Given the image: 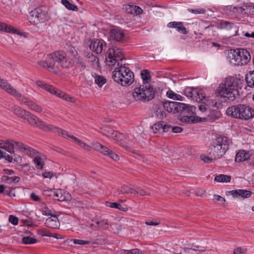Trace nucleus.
Instances as JSON below:
<instances>
[{
  "instance_id": "1",
  "label": "nucleus",
  "mask_w": 254,
  "mask_h": 254,
  "mask_svg": "<svg viewBox=\"0 0 254 254\" xmlns=\"http://www.w3.org/2000/svg\"><path fill=\"white\" fill-rule=\"evenodd\" d=\"M123 60L122 50L116 47L110 48L106 54V65L114 67L112 77L114 81L122 86L131 84L134 80L133 72L120 63Z\"/></svg>"
},
{
  "instance_id": "2",
  "label": "nucleus",
  "mask_w": 254,
  "mask_h": 254,
  "mask_svg": "<svg viewBox=\"0 0 254 254\" xmlns=\"http://www.w3.org/2000/svg\"><path fill=\"white\" fill-rule=\"evenodd\" d=\"M39 66L51 72H57L60 68H68L73 64L63 51H57L44 57V60L38 62Z\"/></svg>"
},
{
  "instance_id": "3",
  "label": "nucleus",
  "mask_w": 254,
  "mask_h": 254,
  "mask_svg": "<svg viewBox=\"0 0 254 254\" xmlns=\"http://www.w3.org/2000/svg\"><path fill=\"white\" fill-rule=\"evenodd\" d=\"M238 81L234 77L226 78L224 83H221L218 89L219 95L227 98L230 101H233L238 94Z\"/></svg>"
},
{
  "instance_id": "4",
  "label": "nucleus",
  "mask_w": 254,
  "mask_h": 254,
  "mask_svg": "<svg viewBox=\"0 0 254 254\" xmlns=\"http://www.w3.org/2000/svg\"><path fill=\"white\" fill-rule=\"evenodd\" d=\"M0 148L5 150L10 154L13 153L14 148H15L20 152L31 157L38 153V152L35 149L28 145L13 140H8L5 141H0Z\"/></svg>"
},
{
  "instance_id": "5",
  "label": "nucleus",
  "mask_w": 254,
  "mask_h": 254,
  "mask_svg": "<svg viewBox=\"0 0 254 254\" xmlns=\"http://www.w3.org/2000/svg\"><path fill=\"white\" fill-rule=\"evenodd\" d=\"M228 116L236 119L248 120L254 116V111L250 106L239 104L229 107L226 110Z\"/></svg>"
},
{
  "instance_id": "6",
  "label": "nucleus",
  "mask_w": 254,
  "mask_h": 254,
  "mask_svg": "<svg viewBox=\"0 0 254 254\" xmlns=\"http://www.w3.org/2000/svg\"><path fill=\"white\" fill-rule=\"evenodd\" d=\"M229 141L225 136H220L213 140L210 155H212L214 159L222 157L229 148Z\"/></svg>"
},
{
  "instance_id": "7",
  "label": "nucleus",
  "mask_w": 254,
  "mask_h": 254,
  "mask_svg": "<svg viewBox=\"0 0 254 254\" xmlns=\"http://www.w3.org/2000/svg\"><path fill=\"white\" fill-rule=\"evenodd\" d=\"M132 94L136 101H145L154 98V91L150 85H142L135 88Z\"/></svg>"
},
{
  "instance_id": "8",
  "label": "nucleus",
  "mask_w": 254,
  "mask_h": 254,
  "mask_svg": "<svg viewBox=\"0 0 254 254\" xmlns=\"http://www.w3.org/2000/svg\"><path fill=\"white\" fill-rule=\"evenodd\" d=\"M28 19L31 23L38 25L46 20V13L40 8H37L29 13Z\"/></svg>"
},
{
  "instance_id": "9",
  "label": "nucleus",
  "mask_w": 254,
  "mask_h": 254,
  "mask_svg": "<svg viewBox=\"0 0 254 254\" xmlns=\"http://www.w3.org/2000/svg\"><path fill=\"white\" fill-rule=\"evenodd\" d=\"M161 104L166 111L173 114L180 113V110L185 107L184 103L173 101H162Z\"/></svg>"
},
{
  "instance_id": "10",
  "label": "nucleus",
  "mask_w": 254,
  "mask_h": 254,
  "mask_svg": "<svg viewBox=\"0 0 254 254\" xmlns=\"http://www.w3.org/2000/svg\"><path fill=\"white\" fill-rule=\"evenodd\" d=\"M106 42L102 39H96L93 41H91L89 45V48L92 51L97 54L101 53L106 47Z\"/></svg>"
},
{
  "instance_id": "11",
  "label": "nucleus",
  "mask_w": 254,
  "mask_h": 254,
  "mask_svg": "<svg viewBox=\"0 0 254 254\" xmlns=\"http://www.w3.org/2000/svg\"><path fill=\"white\" fill-rule=\"evenodd\" d=\"M110 36L112 39L117 42H124L127 39L124 31L118 28L112 29L110 31Z\"/></svg>"
},
{
  "instance_id": "12",
  "label": "nucleus",
  "mask_w": 254,
  "mask_h": 254,
  "mask_svg": "<svg viewBox=\"0 0 254 254\" xmlns=\"http://www.w3.org/2000/svg\"><path fill=\"white\" fill-rule=\"evenodd\" d=\"M238 49H231L228 51L227 57L231 64L234 66H241L239 60V54Z\"/></svg>"
},
{
  "instance_id": "13",
  "label": "nucleus",
  "mask_w": 254,
  "mask_h": 254,
  "mask_svg": "<svg viewBox=\"0 0 254 254\" xmlns=\"http://www.w3.org/2000/svg\"><path fill=\"white\" fill-rule=\"evenodd\" d=\"M234 198L245 199L250 197L252 194L251 191L246 190H236L229 191Z\"/></svg>"
},
{
  "instance_id": "14",
  "label": "nucleus",
  "mask_w": 254,
  "mask_h": 254,
  "mask_svg": "<svg viewBox=\"0 0 254 254\" xmlns=\"http://www.w3.org/2000/svg\"><path fill=\"white\" fill-rule=\"evenodd\" d=\"M23 119L27 121L29 124L32 126H35L37 127L41 126L42 121L39 119L37 117L31 114L30 112L27 111Z\"/></svg>"
},
{
  "instance_id": "15",
  "label": "nucleus",
  "mask_w": 254,
  "mask_h": 254,
  "mask_svg": "<svg viewBox=\"0 0 254 254\" xmlns=\"http://www.w3.org/2000/svg\"><path fill=\"white\" fill-rule=\"evenodd\" d=\"M238 54H239V60L240 61V65L247 64L251 60V56L249 52L245 49H238Z\"/></svg>"
},
{
  "instance_id": "16",
  "label": "nucleus",
  "mask_w": 254,
  "mask_h": 254,
  "mask_svg": "<svg viewBox=\"0 0 254 254\" xmlns=\"http://www.w3.org/2000/svg\"><path fill=\"white\" fill-rule=\"evenodd\" d=\"M109 136L113 138L114 140L119 142L120 144L123 147L127 148L128 147L127 145H126L123 142H122V140L123 138H127V136L125 134L121 133L118 131H112V130L108 131Z\"/></svg>"
},
{
  "instance_id": "17",
  "label": "nucleus",
  "mask_w": 254,
  "mask_h": 254,
  "mask_svg": "<svg viewBox=\"0 0 254 254\" xmlns=\"http://www.w3.org/2000/svg\"><path fill=\"white\" fill-rule=\"evenodd\" d=\"M56 214L48 218L45 222L46 226L52 229L58 228L60 226V222Z\"/></svg>"
},
{
  "instance_id": "18",
  "label": "nucleus",
  "mask_w": 254,
  "mask_h": 254,
  "mask_svg": "<svg viewBox=\"0 0 254 254\" xmlns=\"http://www.w3.org/2000/svg\"><path fill=\"white\" fill-rule=\"evenodd\" d=\"M167 26L170 28H176L179 32L183 34H187L188 33V31L182 22H170L167 24Z\"/></svg>"
},
{
  "instance_id": "19",
  "label": "nucleus",
  "mask_w": 254,
  "mask_h": 254,
  "mask_svg": "<svg viewBox=\"0 0 254 254\" xmlns=\"http://www.w3.org/2000/svg\"><path fill=\"white\" fill-rule=\"evenodd\" d=\"M0 87L9 94L18 95L13 87L8 82L0 77Z\"/></svg>"
},
{
  "instance_id": "20",
  "label": "nucleus",
  "mask_w": 254,
  "mask_h": 254,
  "mask_svg": "<svg viewBox=\"0 0 254 254\" xmlns=\"http://www.w3.org/2000/svg\"><path fill=\"white\" fill-rule=\"evenodd\" d=\"M126 11L129 14L138 15L143 12L142 9L138 6L133 5H127L125 6Z\"/></svg>"
},
{
  "instance_id": "21",
  "label": "nucleus",
  "mask_w": 254,
  "mask_h": 254,
  "mask_svg": "<svg viewBox=\"0 0 254 254\" xmlns=\"http://www.w3.org/2000/svg\"><path fill=\"white\" fill-rule=\"evenodd\" d=\"M36 83L37 86L44 89L53 94H57V91L52 85H49L44 81L38 80L36 81Z\"/></svg>"
},
{
  "instance_id": "22",
  "label": "nucleus",
  "mask_w": 254,
  "mask_h": 254,
  "mask_svg": "<svg viewBox=\"0 0 254 254\" xmlns=\"http://www.w3.org/2000/svg\"><path fill=\"white\" fill-rule=\"evenodd\" d=\"M180 121L182 122L191 124L201 122V118L191 115H187L181 117L180 118Z\"/></svg>"
},
{
  "instance_id": "23",
  "label": "nucleus",
  "mask_w": 254,
  "mask_h": 254,
  "mask_svg": "<svg viewBox=\"0 0 254 254\" xmlns=\"http://www.w3.org/2000/svg\"><path fill=\"white\" fill-rule=\"evenodd\" d=\"M250 157L249 152L245 150H240L236 154L235 161L238 162H243L248 159Z\"/></svg>"
},
{
  "instance_id": "24",
  "label": "nucleus",
  "mask_w": 254,
  "mask_h": 254,
  "mask_svg": "<svg viewBox=\"0 0 254 254\" xmlns=\"http://www.w3.org/2000/svg\"><path fill=\"white\" fill-rule=\"evenodd\" d=\"M92 144L94 148L96 151L100 152L104 155H108L109 153L110 152V150L109 148L99 143H93Z\"/></svg>"
},
{
  "instance_id": "25",
  "label": "nucleus",
  "mask_w": 254,
  "mask_h": 254,
  "mask_svg": "<svg viewBox=\"0 0 254 254\" xmlns=\"http://www.w3.org/2000/svg\"><path fill=\"white\" fill-rule=\"evenodd\" d=\"M43 124H41V126H38V127L39 128L43 129L44 131H52L55 133H57L58 131H60V128L57 127L53 126L51 125H47L45 122L42 121Z\"/></svg>"
},
{
  "instance_id": "26",
  "label": "nucleus",
  "mask_w": 254,
  "mask_h": 254,
  "mask_svg": "<svg viewBox=\"0 0 254 254\" xmlns=\"http://www.w3.org/2000/svg\"><path fill=\"white\" fill-rule=\"evenodd\" d=\"M13 88L16 91L17 94H19V95H17V94H16V95L11 94V95L13 96L14 97H15L17 99L19 100L22 103L27 105L29 108L30 105H31V103H32V101L29 100L26 97H23L22 94L19 91H18L14 87H13Z\"/></svg>"
},
{
  "instance_id": "27",
  "label": "nucleus",
  "mask_w": 254,
  "mask_h": 254,
  "mask_svg": "<svg viewBox=\"0 0 254 254\" xmlns=\"http://www.w3.org/2000/svg\"><path fill=\"white\" fill-rule=\"evenodd\" d=\"M220 113L218 111H213L210 112V114L208 115L206 118H201V122L205 121H209L210 122H213L216 119H218L220 117Z\"/></svg>"
},
{
  "instance_id": "28",
  "label": "nucleus",
  "mask_w": 254,
  "mask_h": 254,
  "mask_svg": "<svg viewBox=\"0 0 254 254\" xmlns=\"http://www.w3.org/2000/svg\"><path fill=\"white\" fill-rule=\"evenodd\" d=\"M185 107L183 108V109L180 110V112L183 114H193L195 111V107L193 106H190L188 104H186L184 103Z\"/></svg>"
},
{
  "instance_id": "29",
  "label": "nucleus",
  "mask_w": 254,
  "mask_h": 254,
  "mask_svg": "<svg viewBox=\"0 0 254 254\" xmlns=\"http://www.w3.org/2000/svg\"><path fill=\"white\" fill-rule=\"evenodd\" d=\"M12 111L15 115L22 119L27 112L26 110L18 106H14L13 107Z\"/></svg>"
},
{
  "instance_id": "30",
  "label": "nucleus",
  "mask_w": 254,
  "mask_h": 254,
  "mask_svg": "<svg viewBox=\"0 0 254 254\" xmlns=\"http://www.w3.org/2000/svg\"><path fill=\"white\" fill-rule=\"evenodd\" d=\"M231 179L230 176L224 174H221L217 175L214 178V180L217 182L221 183H228L230 182Z\"/></svg>"
},
{
  "instance_id": "31",
  "label": "nucleus",
  "mask_w": 254,
  "mask_h": 254,
  "mask_svg": "<svg viewBox=\"0 0 254 254\" xmlns=\"http://www.w3.org/2000/svg\"><path fill=\"white\" fill-rule=\"evenodd\" d=\"M246 81L250 87H254V70L250 71L246 76Z\"/></svg>"
},
{
  "instance_id": "32",
  "label": "nucleus",
  "mask_w": 254,
  "mask_h": 254,
  "mask_svg": "<svg viewBox=\"0 0 254 254\" xmlns=\"http://www.w3.org/2000/svg\"><path fill=\"white\" fill-rule=\"evenodd\" d=\"M96 224L97 227L103 230H109V223L107 219H100L96 221Z\"/></svg>"
},
{
  "instance_id": "33",
  "label": "nucleus",
  "mask_w": 254,
  "mask_h": 254,
  "mask_svg": "<svg viewBox=\"0 0 254 254\" xmlns=\"http://www.w3.org/2000/svg\"><path fill=\"white\" fill-rule=\"evenodd\" d=\"M6 160L8 161L9 162H12L13 160L16 162H20L21 158L19 155L15 154L14 151H13V153L8 154V155L6 156Z\"/></svg>"
},
{
  "instance_id": "34",
  "label": "nucleus",
  "mask_w": 254,
  "mask_h": 254,
  "mask_svg": "<svg viewBox=\"0 0 254 254\" xmlns=\"http://www.w3.org/2000/svg\"><path fill=\"white\" fill-rule=\"evenodd\" d=\"M0 27L2 28L0 29V31H3L8 33H16V30L12 26L7 25L4 23L1 22Z\"/></svg>"
},
{
  "instance_id": "35",
  "label": "nucleus",
  "mask_w": 254,
  "mask_h": 254,
  "mask_svg": "<svg viewBox=\"0 0 254 254\" xmlns=\"http://www.w3.org/2000/svg\"><path fill=\"white\" fill-rule=\"evenodd\" d=\"M75 63L77 68L80 71H83L86 68V65L83 62V59L80 57H77L75 59Z\"/></svg>"
},
{
  "instance_id": "36",
  "label": "nucleus",
  "mask_w": 254,
  "mask_h": 254,
  "mask_svg": "<svg viewBox=\"0 0 254 254\" xmlns=\"http://www.w3.org/2000/svg\"><path fill=\"white\" fill-rule=\"evenodd\" d=\"M164 126L163 122H159L156 124H155L152 127V129L153 131L155 133H163V127Z\"/></svg>"
},
{
  "instance_id": "37",
  "label": "nucleus",
  "mask_w": 254,
  "mask_h": 254,
  "mask_svg": "<svg viewBox=\"0 0 254 254\" xmlns=\"http://www.w3.org/2000/svg\"><path fill=\"white\" fill-rule=\"evenodd\" d=\"M20 178L18 177H8L3 176L2 177V180L7 184L16 183L19 181Z\"/></svg>"
},
{
  "instance_id": "38",
  "label": "nucleus",
  "mask_w": 254,
  "mask_h": 254,
  "mask_svg": "<svg viewBox=\"0 0 254 254\" xmlns=\"http://www.w3.org/2000/svg\"><path fill=\"white\" fill-rule=\"evenodd\" d=\"M42 213L44 215L51 216L56 214L55 211L48 207L46 204H44L42 208Z\"/></svg>"
},
{
  "instance_id": "39",
  "label": "nucleus",
  "mask_w": 254,
  "mask_h": 254,
  "mask_svg": "<svg viewBox=\"0 0 254 254\" xmlns=\"http://www.w3.org/2000/svg\"><path fill=\"white\" fill-rule=\"evenodd\" d=\"M94 80L96 84L101 87L106 82V79L103 76L96 75L94 76Z\"/></svg>"
},
{
  "instance_id": "40",
  "label": "nucleus",
  "mask_w": 254,
  "mask_h": 254,
  "mask_svg": "<svg viewBox=\"0 0 254 254\" xmlns=\"http://www.w3.org/2000/svg\"><path fill=\"white\" fill-rule=\"evenodd\" d=\"M33 161L35 165V167L37 169H42L43 168V160L40 156H36Z\"/></svg>"
},
{
  "instance_id": "41",
  "label": "nucleus",
  "mask_w": 254,
  "mask_h": 254,
  "mask_svg": "<svg viewBox=\"0 0 254 254\" xmlns=\"http://www.w3.org/2000/svg\"><path fill=\"white\" fill-rule=\"evenodd\" d=\"M62 3L69 10L77 11L78 9L76 5L70 3L67 0H62Z\"/></svg>"
},
{
  "instance_id": "42",
  "label": "nucleus",
  "mask_w": 254,
  "mask_h": 254,
  "mask_svg": "<svg viewBox=\"0 0 254 254\" xmlns=\"http://www.w3.org/2000/svg\"><path fill=\"white\" fill-rule=\"evenodd\" d=\"M87 58L89 62L93 65H97L98 64L99 60L96 56H94L92 53H88L87 55Z\"/></svg>"
},
{
  "instance_id": "43",
  "label": "nucleus",
  "mask_w": 254,
  "mask_h": 254,
  "mask_svg": "<svg viewBox=\"0 0 254 254\" xmlns=\"http://www.w3.org/2000/svg\"><path fill=\"white\" fill-rule=\"evenodd\" d=\"M53 196L58 201H62L65 199L64 196L63 195V191L61 190H58L53 192Z\"/></svg>"
},
{
  "instance_id": "44",
  "label": "nucleus",
  "mask_w": 254,
  "mask_h": 254,
  "mask_svg": "<svg viewBox=\"0 0 254 254\" xmlns=\"http://www.w3.org/2000/svg\"><path fill=\"white\" fill-rule=\"evenodd\" d=\"M141 76L144 83H147L150 80V73L147 69H144L141 71Z\"/></svg>"
},
{
  "instance_id": "45",
  "label": "nucleus",
  "mask_w": 254,
  "mask_h": 254,
  "mask_svg": "<svg viewBox=\"0 0 254 254\" xmlns=\"http://www.w3.org/2000/svg\"><path fill=\"white\" fill-rule=\"evenodd\" d=\"M234 24L227 21H221L220 22V26L221 28L226 29L227 30L231 29Z\"/></svg>"
},
{
  "instance_id": "46",
  "label": "nucleus",
  "mask_w": 254,
  "mask_h": 254,
  "mask_svg": "<svg viewBox=\"0 0 254 254\" xmlns=\"http://www.w3.org/2000/svg\"><path fill=\"white\" fill-rule=\"evenodd\" d=\"M22 242L25 245L33 244L37 242V240L30 237H24L22 239Z\"/></svg>"
},
{
  "instance_id": "47",
  "label": "nucleus",
  "mask_w": 254,
  "mask_h": 254,
  "mask_svg": "<svg viewBox=\"0 0 254 254\" xmlns=\"http://www.w3.org/2000/svg\"><path fill=\"white\" fill-rule=\"evenodd\" d=\"M141 251L138 249L131 250H123L119 253V254H141Z\"/></svg>"
},
{
  "instance_id": "48",
  "label": "nucleus",
  "mask_w": 254,
  "mask_h": 254,
  "mask_svg": "<svg viewBox=\"0 0 254 254\" xmlns=\"http://www.w3.org/2000/svg\"><path fill=\"white\" fill-rule=\"evenodd\" d=\"M109 205L108 206L111 208H117L124 211H127V207H124L120 203L117 202H109Z\"/></svg>"
},
{
  "instance_id": "49",
  "label": "nucleus",
  "mask_w": 254,
  "mask_h": 254,
  "mask_svg": "<svg viewBox=\"0 0 254 254\" xmlns=\"http://www.w3.org/2000/svg\"><path fill=\"white\" fill-rule=\"evenodd\" d=\"M198 95V96L197 97H194V101L198 103L202 102L204 103L205 101V96L201 90L200 91Z\"/></svg>"
},
{
  "instance_id": "50",
  "label": "nucleus",
  "mask_w": 254,
  "mask_h": 254,
  "mask_svg": "<svg viewBox=\"0 0 254 254\" xmlns=\"http://www.w3.org/2000/svg\"><path fill=\"white\" fill-rule=\"evenodd\" d=\"M58 96L61 98H63L66 101H70L71 102H74V100L71 97L68 96L67 95L65 94L64 93L59 91V92H57V94Z\"/></svg>"
},
{
  "instance_id": "51",
  "label": "nucleus",
  "mask_w": 254,
  "mask_h": 254,
  "mask_svg": "<svg viewBox=\"0 0 254 254\" xmlns=\"http://www.w3.org/2000/svg\"><path fill=\"white\" fill-rule=\"evenodd\" d=\"M249 8H250V6L244 5L239 7H234L233 10L234 12L237 11L239 13H243L244 11L248 10Z\"/></svg>"
},
{
  "instance_id": "52",
  "label": "nucleus",
  "mask_w": 254,
  "mask_h": 254,
  "mask_svg": "<svg viewBox=\"0 0 254 254\" xmlns=\"http://www.w3.org/2000/svg\"><path fill=\"white\" fill-rule=\"evenodd\" d=\"M29 109L36 112H41L42 111V108L40 106L33 102L31 103V105H30Z\"/></svg>"
},
{
  "instance_id": "53",
  "label": "nucleus",
  "mask_w": 254,
  "mask_h": 254,
  "mask_svg": "<svg viewBox=\"0 0 254 254\" xmlns=\"http://www.w3.org/2000/svg\"><path fill=\"white\" fill-rule=\"evenodd\" d=\"M193 88L190 87H187L185 88L184 92L185 94L190 98H192L193 96Z\"/></svg>"
},
{
  "instance_id": "54",
  "label": "nucleus",
  "mask_w": 254,
  "mask_h": 254,
  "mask_svg": "<svg viewBox=\"0 0 254 254\" xmlns=\"http://www.w3.org/2000/svg\"><path fill=\"white\" fill-rule=\"evenodd\" d=\"M71 241H72L74 244L76 245H84L89 243V242L88 241L79 239H72Z\"/></svg>"
},
{
  "instance_id": "55",
  "label": "nucleus",
  "mask_w": 254,
  "mask_h": 254,
  "mask_svg": "<svg viewBox=\"0 0 254 254\" xmlns=\"http://www.w3.org/2000/svg\"><path fill=\"white\" fill-rule=\"evenodd\" d=\"M127 136V138H123V139L122 140V142H123L126 145H127L128 147L127 148H126L127 149V148H128L129 147V145H131L132 144V139L130 138V137L126 134Z\"/></svg>"
},
{
  "instance_id": "56",
  "label": "nucleus",
  "mask_w": 254,
  "mask_h": 254,
  "mask_svg": "<svg viewBox=\"0 0 254 254\" xmlns=\"http://www.w3.org/2000/svg\"><path fill=\"white\" fill-rule=\"evenodd\" d=\"M129 187L127 186L124 185L121 187L120 189H119L118 191L119 193L124 194L128 193V190H129Z\"/></svg>"
},
{
  "instance_id": "57",
  "label": "nucleus",
  "mask_w": 254,
  "mask_h": 254,
  "mask_svg": "<svg viewBox=\"0 0 254 254\" xmlns=\"http://www.w3.org/2000/svg\"><path fill=\"white\" fill-rule=\"evenodd\" d=\"M247 252V249L242 248L241 247H238L234 250V254H246Z\"/></svg>"
},
{
  "instance_id": "58",
  "label": "nucleus",
  "mask_w": 254,
  "mask_h": 254,
  "mask_svg": "<svg viewBox=\"0 0 254 254\" xmlns=\"http://www.w3.org/2000/svg\"><path fill=\"white\" fill-rule=\"evenodd\" d=\"M211 155V157H207L205 155H201L200 156V158L202 160H203L205 163H211L212 162V161L213 160V159H214L213 155Z\"/></svg>"
},
{
  "instance_id": "59",
  "label": "nucleus",
  "mask_w": 254,
  "mask_h": 254,
  "mask_svg": "<svg viewBox=\"0 0 254 254\" xmlns=\"http://www.w3.org/2000/svg\"><path fill=\"white\" fill-rule=\"evenodd\" d=\"M135 194L140 196H145L149 195V192L140 188H137V191H135Z\"/></svg>"
},
{
  "instance_id": "60",
  "label": "nucleus",
  "mask_w": 254,
  "mask_h": 254,
  "mask_svg": "<svg viewBox=\"0 0 254 254\" xmlns=\"http://www.w3.org/2000/svg\"><path fill=\"white\" fill-rule=\"evenodd\" d=\"M60 131H58V132H57V134H58L59 135H61V136H62L63 137H64V138H67V137L70 138V136H71V135H69L67 131L64 130L61 128H60Z\"/></svg>"
},
{
  "instance_id": "61",
  "label": "nucleus",
  "mask_w": 254,
  "mask_h": 254,
  "mask_svg": "<svg viewBox=\"0 0 254 254\" xmlns=\"http://www.w3.org/2000/svg\"><path fill=\"white\" fill-rule=\"evenodd\" d=\"M83 230H86L87 231L92 233L91 231H89L87 227V225L84 224H79L77 226V231H81Z\"/></svg>"
},
{
  "instance_id": "62",
  "label": "nucleus",
  "mask_w": 254,
  "mask_h": 254,
  "mask_svg": "<svg viewBox=\"0 0 254 254\" xmlns=\"http://www.w3.org/2000/svg\"><path fill=\"white\" fill-rule=\"evenodd\" d=\"M9 221L14 225H16L18 223V218L13 215H10L9 217Z\"/></svg>"
},
{
  "instance_id": "63",
  "label": "nucleus",
  "mask_w": 254,
  "mask_h": 254,
  "mask_svg": "<svg viewBox=\"0 0 254 254\" xmlns=\"http://www.w3.org/2000/svg\"><path fill=\"white\" fill-rule=\"evenodd\" d=\"M167 95L169 98L175 100H176V99H177L178 95V94H177L172 90H169L167 91Z\"/></svg>"
},
{
  "instance_id": "64",
  "label": "nucleus",
  "mask_w": 254,
  "mask_h": 254,
  "mask_svg": "<svg viewBox=\"0 0 254 254\" xmlns=\"http://www.w3.org/2000/svg\"><path fill=\"white\" fill-rule=\"evenodd\" d=\"M111 158L114 160H118L119 159V156L116 154L115 153L113 152L112 151L110 150V152L109 153L108 155Z\"/></svg>"
}]
</instances>
